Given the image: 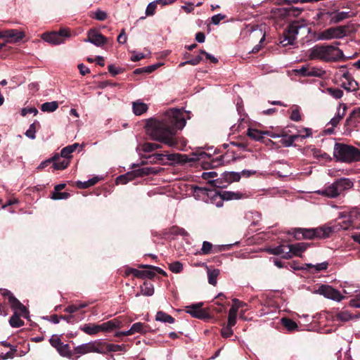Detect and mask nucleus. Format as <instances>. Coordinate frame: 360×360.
<instances>
[{
  "label": "nucleus",
  "mask_w": 360,
  "mask_h": 360,
  "mask_svg": "<svg viewBox=\"0 0 360 360\" xmlns=\"http://www.w3.org/2000/svg\"><path fill=\"white\" fill-rule=\"evenodd\" d=\"M70 194L66 192H59L55 191V192L53 193L51 198L53 200H62V199H67L69 197Z\"/></svg>",
  "instance_id": "052dcab7"
},
{
  "label": "nucleus",
  "mask_w": 360,
  "mask_h": 360,
  "mask_svg": "<svg viewBox=\"0 0 360 360\" xmlns=\"http://www.w3.org/2000/svg\"><path fill=\"white\" fill-rule=\"evenodd\" d=\"M121 327L122 322L117 319H114L99 325L100 332H111L114 329L120 328Z\"/></svg>",
  "instance_id": "a211bd4d"
},
{
  "label": "nucleus",
  "mask_w": 360,
  "mask_h": 360,
  "mask_svg": "<svg viewBox=\"0 0 360 360\" xmlns=\"http://www.w3.org/2000/svg\"><path fill=\"white\" fill-rule=\"evenodd\" d=\"M299 26L296 23L290 24L288 29L284 32L286 36L291 38L295 41L297 35L298 34Z\"/></svg>",
  "instance_id": "7c9ffc66"
},
{
  "label": "nucleus",
  "mask_w": 360,
  "mask_h": 360,
  "mask_svg": "<svg viewBox=\"0 0 360 360\" xmlns=\"http://www.w3.org/2000/svg\"><path fill=\"white\" fill-rule=\"evenodd\" d=\"M108 17V15L106 12L101 11V10H97L94 13V18H96L98 20L103 21L105 20Z\"/></svg>",
  "instance_id": "69168bd1"
},
{
  "label": "nucleus",
  "mask_w": 360,
  "mask_h": 360,
  "mask_svg": "<svg viewBox=\"0 0 360 360\" xmlns=\"http://www.w3.org/2000/svg\"><path fill=\"white\" fill-rule=\"evenodd\" d=\"M318 18H330V23H338L342 20L347 18L349 14L347 12H329V11H321L317 13Z\"/></svg>",
  "instance_id": "f8f14e48"
},
{
  "label": "nucleus",
  "mask_w": 360,
  "mask_h": 360,
  "mask_svg": "<svg viewBox=\"0 0 360 360\" xmlns=\"http://www.w3.org/2000/svg\"><path fill=\"white\" fill-rule=\"evenodd\" d=\"M226 18V15L224 14H217L211 18V22L214 25H218L222 20Z\"/></svg>",
  "instance_id": "338daca9"
},
{
  "label": "nucleus",
  "mask_w": 360,
  "mask_h": 360,
  "mask_svg": "<svg viewBox=\"0 0 360 360\" xmlns=\"http://www.w3.org/2000/svg\"><path fill=\"white\" fill-rule=\"evenodd\" d=\"M161 146L158 143H145L142 146V150L144 152L148 153L152 152L156 149L160 148Z\"/></svg>",
  "instance_id": "8fccbe9b"
},
{
  "label": "nucleus",
  "mask_w": 360,
  "mask_h": 360,
  "mask_svg": "<svg viewBox=\"0 0 360 360\" xmlns=\"http://www.w3.org/2000/svg\"><path fill=\"white\" fill-rule=\"evenodd\" d=\"M333 155L338 160L351 163L360 160V150L352 146L335 143Z\"/></svg>",
  "instance_id": "7ed1b4c3"
},
{
  "label": "nucleus",
  "mask_w": 360,
  "mask_h": 360,
  "mask_svg": "<svg viewBox=\"0 0 360 360\" xmlns=\"http://www.w3.org/2000/svg\"><path fill=\"white\" fill-rule=\"evenodd\" d=\"M226 249L224 245L220 246V247H214L213 248V245L211 243L207 241H204L202 243V248L199 251L200 255H208L210 253H216L221 250H224Z\"/></svg>",
  "instance_id": "aec40b11"
},
{
  "label": "nucleus",
  "mask_w": 360,
  "mask_h": 360,
  "mask_svg": "<svg viewBox=\"0 0 360 360\" xmlns=\"http://www.w3.org/2000/svg\"><path fill=\"white\" fill-rule=\"evenodd\" d=\"M183 112L178 109L167 112L161 120L150 118L147 120L145 129L146 134L155 141L176 148L178 141L174 138L177 129H182L186 125Z\"/></svg>",
  "instance_id": "f257e3e1"
},
{
  "label": "nucleus",
  "mask_w": 360,
  "mask_h": 360,
  "mask_svg": "<svg viewBox=\"0 0 360 360\" xmlns=\"http://www.w3.org/2000/svg\"><path fill=\"white\" fill-rule=\"evenodd\" d=\"M157 170L150 167H146L136 169V176H146L150 174H155Z\"/></svg>",
  "instance_id": "58836bf2"
},
{
  "label": "nucleus",
  "mask_w": 360,
  "mask_h": 360,
  "mask_svg": "<svg viewBox=\"0 0 360 360\" xmlns=\"http://www.w3.org/2000/svg\"><path fill=\"white\" fill-rule=\"evenodd\" d=\"M220 274V271L217 269L207 270L208 283L212 285H216L217 283V277Z\"/></svg>",
  "instance_id": "2f4dec72"
},
{
  "label": "nucleus",
  "mask_w": 360,
  "mask_h": 360,
  "mask_svg": "<svg viewBox=\"0 0 360 360\" xmlns=\"http://www.w3.org/2000/svg\"><path fill=\"white\" fill-rule=\"evenodd\" d=\"M155 320L162 323H174V319L172 316L167 314V313L162 311H159L157 312L155 316Z\"/></svg>",
  "instance_id": "c85d7f7f"
},
{
  "label": "nucleus",
  "mask_w": 360,
  "mask_h": 360,
  "mask_svg": "<svg viewBox=\"0 0 360 360\" xmlns=\"http://www.w3.org/2000/svg\"><path fill=\"white\" fill-rule=\"evenodd\" d=\"M332 232L333 229L329 226H320L315 229L297 228L294 230V236L295 238L297 240L301 238H325L329 237Z\"/></svg>",
  "instance_id": "39448f33"
},
{
  "label": "nucleus",
  "mask_w": 360,
  "mask_h": 360,
  "mask_svg": "<svg viewBox=\"0 0 360 360\" xmlns=\"http://www.w3.org/2000/svg\"><path fill=\"white\" fill-rule=\"evenodd\" d=\"M51 160L53 162V167L55 169H64L70 164V160L64 159L60 157L59 154L54 155L51 158Z\"/></svg>",
  "instance_id": "4be33fe9"
},
{
  "label": "nucleus",
  "mask_w": 360,
  "mask_h": 360,
  "mask_svg": "<svg viewBox=\"0 0 360 360\" xmlns=\"http://www.w3.org/2000/svg\"><path fill=\"white\" fill-rule=\"evenodd\" d=\"M81 330L89 335H94L100 332L99 325L96 324H84L81 327Z\"/></svg>",
  "instance_id": "cd10ccee"
},
{
  "label": "nucleus",
  "mask_w": 360,
  "mask_h": 360,
  "mask_svg": "<svg viewBox=\"0 0 360 360\" xmlns=\"http://www.w3.org/2000/svg\"><path fill=\"white\" fill-rule=\"evenodd\" d=\"M353 185V182L349 179L341 178L316 193L329 198H335L345 191L351 188Z\"/></svg>",
  "instance_id": "20e7f679"
},
{
  "label": "nucleus",
  "mask_w": 360,
  "mask_h": 360,
  "mask_svg": "<svg viewBox=\"0 0 360 360\" xmlns=\"http://www.w3.org/2000/svg\"><path fill=\"white\" fill-rule=\"evenodd\" d=\"M132 109L136 115H141L148 110V105L139 100L132 103Z\"/></svg>",
  "instance_id": "393cba45"
},
{
  "label": "nucleus",
  "mask_w": 360,
  "mask_h": 360,
  "mask_svg": "<svg viewBox=\"0 0 360 360\" xmlns=\"http://www.w3.org/2000/svg\"><path fill=\"white\" fill-rule=\"evenodd\" d=\"M24 37V32L18 30L11 29L0 31V39L8 38L13 39L14 42L20 41Z\"/></svg>",
  "instance_id": "dca6fc26"
},
{
  "label": "nucleus",
  "mask_w": 360,
  "mask_h": 360,
  "mask_svg": "<svg viewBox=\"0 0 360 360\" xmlns=\"http://www.w3.org/2000/svg\"><path fill=\"white\" fill-rule=\"evenodd\" d=\"M169 233L174 236H177V235L187 236L188 235V233L184 229L178 227V226H172L169 230Z\"/></svg>",
  "instance_id": "5fc2aeb1"
},
{
  "label": "nucleus",
  "mask_w": 360,
  "mask_h": 360,
  "mask_svg": "<svg viewBox=\"0 0 360 360\" xmlns=\"http://www.w3.org/2000/svg\"><path fill=\"white\" fill-rule=\"evenodd\" d=\"M304 131L306 132L305 134H298L291 135V136H288L290 137V139H291L292 143H294L299 138L303 139H305V138H307V137H310V136H312V132H311V129H309V128H304Z\"/></svg>",
  "instance_id": "79ce46f5"
},
{
  "label": "nucleus",
  "mask_w": 360,
  "mask_h": 360,
  "mask_svg": "<svg viewBox=\"0 0 360 360\" xmlns=\"http://www.w3.org/2000/svg\"><path fill=\"white\" fill-rule=\"evenodd\" d=\"M149 330L148 326L141 322H136L134 323L129 329V332L133 335L134 333H142L145 334Z\"/></svg>",
  "instance_id": "a878e982"
},
{
  "label": "nucleus",
  "mask_w": 360,
  "mask_h": 360,
  "mask_svg": "<svg viewBox=\"0 0 360 360\" xmlns=\"http://www.w3.org/2000/svg\"><path fill=\"white\" fill-rule=\"evenodd\" d=\"M346 36V29L345 27L339 26L336 27H330L326 29L317 35L318 40H330L333 39H340Z\"/></svg>",
  "instance_id": "1a4fd4ad"
},
{
  "label": "nucleus",
  "mask_w": 360,
  "mask_h": 360,
  "mask_svg": "<svg viewBox=\"0 0 360 360\" xmlns=\"http://www.w3.org/2000/svg\"><path fill=\"white\" fill-rule=\"evenodd\" d=\"M37 129L36 126L34 123H32L30 125L29 129L25 132V136L31 139H35V134H36Z\"/></svg>",
  "instance_id": "13d9d810"
},
{
  "label": "nucleus",
  "mask_w": 360,
  "mask_h": 360,
  "mask_svg": "<svg viewBox=\"0 0 360 360\" xmlns=\"http://www.w3.org/2000/svg\"><path fill=\"white\" fill-rule=\"evenodd\" d=\"M305 266L307 267V269H314V272H319L323 270H326L328 266V263L327 262H323L316 265L311 264H305Z\"/></svg>",
  "instance_id": "a19ab883"
},
{
  "label": "nucleus",
  "mask_w": 360,
  "mask_h": 360,
  "mask_svg": "<svg viewBox=\"0 0 360 360\" xmlns=\"http://www.w3.org/2000/svg\"><path fill=\"white\" fill-rule=\"evenodd\" d=\"M340 74L342 80L341 86L347 91H356L358 89V83L353 79L351 74L347 70L346 65H342L340 68Z\"/></svg>",
  "instance_id": "9d476101"
},
{
  "label": "nucleus",
  "mask_w": 360,
  "mask_h": 360,
  "mask_svg": "<svg viewBox=\"0 0 360 360\" xmlns=\"http://www.w3.org/2000/svg\"><path fill=\"white\" fill-rule=\"evenodd\" d=\"M195 157L187 159L186 161L190 162V161H194V160H205L207 158L210 159L211 158L210 155H208L207 153L205 152H200L199 153H193V154Z\"/></svg>",
  "instance_id": "603ef678"
},
{
  "label": "nucleus",
  "mask_w": 360,
  "mask_h": 360,
  "mask_svg": "<svg viewBox=\"0 0 360 360\" xmlns=\"http://www.w3.org/2000/svg\"><path fill=\"white\" fill-rule=\"evenodd\" d=\"M346 123L348 125L353 127H358L360 124V108L354 109L346 120Z\"/></svg>",
  "instance_id": "5701e85b"
},
{
  "label": "nucleus",
  "mask_w": 360,
  "mask_h": 360,
  "mask_svg": "<svg viewBox=\"0 0 360 360\" xmlns=\"http://www.w3.org/2000/svg\"><path fill=\"white\" fill-rule=\"evenodd\" d=\"M70 37V34L68 29H60L58 32L44 33L41 38L48 43L58 45L63 44L65 41V38Z\"/></svg>",
  "instance_id": "6e6552de"
},
{
  "label": "nucleus",
  "mask_w": 360,
  "mask_h": 360,
  "mask_svg": "<svg viewBox=\"0 0 360 360\" xmlns=\"http://www.w3.org/2000/svg\"><path fill=\"white\" fill-rule=\"evenodd\" d=\"M79 143H77L68 146L61 150L60 154L59 155L65 160H70L72 158V153L77 149Z\"/></svg>",
  "instance_id": "b1692460"
},
{
  "label": "nucleus",
  "mask_w": 360,
  "mask_h": 360,
  "mask_svg": "<svg viewBox=\"0 0 360 360\" xmlns=\"http://www.w3.org/2000/svg\"><path fill=\"white\" fill-rule=\"evenodd\" d=\"M169 269L173 273H180L183 269V265L179 262H174L169 265Z\"/></svg>",
  "instance_id": "6e6d98bb"
},
{
  "label": "nucleus",
  "mask_w": 360,
  "mask_h": 360,
  "mask_svg": "<svg viewBox=\"0 0 360 360\" xmlns=\"http://www.w3.org/2000/svg\"><path fill=\"white\" fill-rule=\"evenodd\" d=\"M20 314H17V311H15L13 316L11 317L9 320L10 325L13 328H19L24 325V321L20 319Z\"/></svg>",
  "instance_id": "f704fd0d"
},
{
  "label": "nucleus",
  "mask_w": 360,
  "mask_h": 360,
  "mask_svg": "<svg viewBox=\"0 0 360 360\" xmlns=\"http://www.w3.org/2000/svg\"><path fill=\"white\" fill-rule=\"evenodd\" d=\"M2 295L8 297V302L14 312L17 311V314H20L22 316L25 318L27 317L29 312L27 308L17 300L10 291L4 290H2Z\"/></svg>",
  "instance_id": "9b49d317"
},
{
  "label": "nucleus",
  "mask_w": 360,
  "mask_h": 360,
  "mask_svg": "<svg viewBox=\"0 0 360 360\" xmlns=\"http://www.w3.org/2000/svg\"><path fill=\"white\" fill-rule=\"evenodd\" d=\"M136 169L132 172H127L125 174L120 175L116 179L117 184H126L129 181L133 180L135 177H136Z\"/></svg>",
  "instance_id": "bb28decb"
},
{
  "label": "nucleus",
  "mask_w": 360,
  "mask_h": 360,
  "mask_svg": "<svg viewBox=\"0 0 360 360\" xmlns=\"http://www.w3.org/2000/svg\"><path fill=\"white\" fill-rule=\"evenodd\" d=\"M340 42L333 44H316L309 50L308 57L310 60H319L326 63L336 62L344 58V54L338 46Z\"/></svg>",
  "instance_id": "f03ea898"
},
{
  "label": "nucleus",
  "mask_w": 360,
  "mask_h": 360,
  "mask_svg": "<svg viewBox=\"0 0 360 360\" xmlns=\"http://www.w3.org/2000/svg\"><path fill=\"white\" fill-rule=\"evenodd\" d=\"M327 92L334 98L338 99L342 97L343 91L340 89L328 88Z\"/></svg>",
  "instance_id": "3c124183"
},
{
  "label": "nucleus",
  "mask_w": 360,
  "mask_h": 360,
  "mask_svg": "<svg viewBox=\"0 0 360 360\" xmlns=\"http://www.w3.org/2000/svg\"><path fill=\"white\" fill-rule=\"evenodd\" d=\"M74 352L75 354L81 355L91 352L105 354V352L103 349V344L101 341H91L78 345L75 347Z\"/></svg>",
  "instance_id": "423d86ee"
},
{
  "label": "nucleus",
  "mask_w": 360,
  "mask_h": 360,
  "mask_svg": "<svg viewBox=\"0 0 360 360\" xmlns=\"http://www.w3.org/2000/svg\"><path fill=\"white\" fill-rule=\"evenodd\" d=\"M336 316L337 319L341 321H348L355 317L347 310L340 311Z\"/></svg>",
  "instance_id": "37998d69"
},
{
  "label": "nucleus",
  "mask_w": 360,
  "mask_h": 360,
  "mask_svg": "<svg viewBox=\"0 0 360 360\" xmlns=\"http://www.w3.org/2000/svg\"><path fill=\"white\" fill-rule=\"evenodd\" d=\"M302 11V8H299L297 7H290L285 9V12L288 15H293V16H297L299 15Z\"/></svg>",
  "instance_id": "680f3d73"
},
{
  "label": "nucleus",
  "mask_w": 360,
  "mask_h": 360,
  "mask_svg": "<svg viewBox=\"0 0 360 360\" xmlns=\"http://www.w3.org/2000/svg\"><path fill=\"white\" fill-rule=\"evenodd\" d=\"M233 326H229V323H227V326H224L221 330V335L224 338H229L231 336L233 335V330L231 328Z\"/></svg>",
  "instance_id": "bf43d9fd"
},
{
  "label": "nucleus",
  "mask_w": 360,
  "mask_h": 360,
  "mask_svg": "<svg viewBox=\"0 0 360 360\" xmlns=\"http://www.w3.org/2000/svg\"><path fill=\"white\" fill-rule=\"evenodd\" d=\"M340 217L345 219L341 225L343 229H360V212L358 211L352 210L349 213H340Z\"/></svg>",
  "instance_id": "0eeeda50"
},
{
  "label": "nucleus",
  "mask_w": 360,
  "mask_h": 360,
  "mask_svg": "<svg viewBox=\"0 0 360 360\" xmlns=\"http://www.w3.org/2000/svg\"><path fill=\"white\" fill-rule=\"evenodd\" d=\"M58 108V103L57 101L46 102L41 105V110L43 112H52L56 110Z\"/></svg>",
  "instance_id": "c9c22d12"
},
{
  "label": "nucleus",
  "mask_w": 360,
  "mask_h": 360,
  "mask_svg": "<svg viewBox=\"0 0 360 360\" xmlns=\"http://www.w3.org/2000/svg\"><path fill=\"white\" fill-rule=\"evenodd\" d=\"M309 247L307 243H297L295 244L288 245V249L290 252V258L293 256L301 257V253L304 252Z\"/></svg>",
  "instance_id": "6ab92c4d"
},
{
  "label": "nucleus",
  "mask_w": 360,
  "mask_h": 360,
  "mask_svg": "<svg viewBox=\"0 0 360 360\" xmlns=\"http://www.w3.org/2000/svg\"><path fill=\"white\" fill-rule=\"evenodd\" d=\"M238 311L236 307H231L229 312L228 323L229 326H234L236 323Z\"/></svg>",
  "instance_id": "a18cd8bd"
},
{
  "label": "nucleus",
  "mask_w": 360,
  "mask_h": 360,
  "mask_svg": "<svg viewBox=\"0 0 360 360\" xmlns=\"http://www.w3.org/2000/svg\"><path fill=\"white\" fill-rule=\"evenodd\" d=\"M50 344L56 349L58 348L63 342L57 335H53L49 340Z\"/></svg>",
  "instance_id": "0e129e2a"
},
{
  "label": "nucleus",
  "mask_w": 360,
  "mask_h": 360,
  "mask_svg": "<svg viewBox=\"0 0 360 360\" xmlns=\"http://www.w3.org/2000/svg\"><path fill=\"white\" fill-rule=\"evenodd\" d=\"M241 178V174L239 172H231L226 174V179L232 181H238Z\"/></svg>",
  "instance_id": "4d7b16f0"
},
{
  "label": "nucleus",
  "mask_w": 360,
  "mask_h": 360,
  "mask_svg": "<svg viewBox=\"0 0 360 360\" xmlns=\"http://www.w3.org/2000/svg\"><path fill=\"white\" fill-rule=\"evenodd\" d=\"M158 4L156 0L150 2L146 9V15L148 16L153 15Z\"/></svg>",
  "instance_id": "864d4df0"
},
{
  "label": "nucleus",
  "mask_w": 360,
  "mask_h": 360,
  "mask_svg": "<svg viewBox=\"0 0 360 360\" xmlns=\"http://www.w3.org/2000/svg\"><path fill=\"white\" fill-rule=\"evenodd\" d=\"M202 302L193 304L186 307V311L194 318L200 319H207L210 316L209 313L206 310L202 309Z\"/></svg>",
  "instance_id": "ddd939ff"
},
{
  "label": "nucleus",
  "mask_w": 360,
  "mask_h": 360,
  "mask_svg": "<svg viewBox=\"0 0 360 360\" xmlns=\"http://www.w3.org/2000/svg\"><path fill=\"white\" fill-rule=\"evenodd\" d=\"M88 304L86 303H78V304H73L71 305L68 306L64 311L65 312L72 314L77 311L78 310L83 309L86 307H87Z\"/></svg>",
  "instance_id": "ea45409f"
},
{
  "label": "nucleus",
  "mask_w": 360,
  "mask_h": 360,
  "mask_svg": "<svg viewBox=\"0 0 360 360\" xmlns=\"http://www.w3.org/2000/svg\"><path fill=\"white\" fill-rule=\"evenodd\" d=\"M201 60H202V57L200 56H198L195 57L194 58H192L191 60H186L183 63H181L179 64V66L182 67V66L185 65L186 64L196 65L199 64Z\"/></svg>",
  "instance_id": "e2e57ef3"
},
{
  "label": "nucleus",
  "mask_w": 360,
  "mask_h": 360,
  "mask_svg": "<svg viewBox=\"0 0 360 360\" xmlns=\"http://www.w3.org/2000/svg\"><path fill=\"white\" fill-rule=\"evenodd\" d=\"M154 293L153 285L150 283L144 282L141 287V294L145 296H151Z\"/></svg>",
  "instance_id": "e433bc0d"
},
{
  "label": "nucleus",
  "mask_w": 360,
  "mask_h": 360,
  "mask_svg": "<svg viewBox=\"0 0 360 360\" xmlns=\"http://www.w3.org/2000/svg\"><path fill=\"white\" fill-rule=\"evenodd\" d=\"M264 132L256 129H248L247 135L255 141H262L264 134Z\"/></svg>",
  "instance_id": "72a5a7b5"
},
{
  "label": "nucleus",
  "mask_w": 360,
  "mask_h": 360,
  "mask_svg": "<svg viewBox=\"0 0 360 360\" xmlns=\"http://www.w3.org/2000/svg\"><path fill=\"white\" fill-rule=\"evenodd\" d=\"M84 42H90L97 46L106 43V38L101 33L91 30L88 32L87 38L84 39Z\"/></svg>",
  "instance_id": "2eb2a0df"
},
{
  "label": "nucleus",
  "mask_w": 360,
  "mask_h": 360,
  "mask_svg": "<svg viewBox=\"0 0 360 360\" xmlns=\"http://www.w3.org/2000/svg\"><path fill=\"white\" fill-rule=\"evenodd\" d=\"M217 176V173L215 172H203L202 174V177L204 179L208 180L209 183L212 184L214 186L220 187L221 186L219 184L218 179H212Z\"/></svg>",
  "instance_id": "c756f323"
},
{
  "label": "nucleus",
  "mask_w": 360,
  "mask_h": 360,
  "mask_svg": "<svg viewBox=\"0 0 360 360\" xmlns=\"http://www.w3.org/2000/svg\"><path fill=\"white\" fill-rule=\"evenodd\" d=\"M59 354L63 356L70 357L71 351L70 346L68 344H62L58 348L56 349Z\"/></svg>",
  "instance_id": "de8ad7c7"
},
{
  "label": "nucleus",
  "mask_w": 360,
  "mask_h": 360,
  "mask_svg": "<svg viewBox=\"0 0 360 360\" xmlns=\"http://www.w3.org/2000/svg\"><path fill=\"white\" fill-rule=\"evenodd\" d=\"M103 349L107 354L109 352H119L124 350L125 346L124 345H115V344H109L103 342Z\"/></svg>",
  "instance_id": "473e14b6"
},
{
  "label": "nucleus",
  "mask_w": 360,
  "mask_h": 360,
  "mask_svg": "<svg viewBox=\"0 0 360 360\" xmlns=\"http://www.w3.org/2000/svg\"><path fill=\"white\" fill-rule=\"evenodd\" d=\"M1 344L6 347H10L11 351L8 352L6 354H4L3 353L0 354V359L4 360L9 358H13L14 353L16 352V349L15 347L12 346L10 343L7 342H1Z\"/></svg>",
  "instance_id": "4c0bfd02"
},
{
  "label": "nucleus",
  "mask_w": 360,
  "mask_h": 360,
  "mask_svg": "<svg viewBox=\"0 0 360 360\" xmlns=\"http://www.w3.org/2000/svg\"><path fill=\"white\" fill-rule=\"evenodd\" d=\"M347 109V108L346 104L340 103L335 116L330 120L329 124L333 127H336L339 124L340 121L345 117Z\"/></svg>",
  "instance_id": "412c9836"
},
{
  "label": "nucleus",
  "mask_w": 360,
  "mask_h": 360,
  "mask_svg": "<svg viewBox=\"0 0 360 360\" xmlns=\"http://www.w3.org/2000/svg\"><path fill=\"white\" fill-rule=\"evenodd\" d=\"M319 292L324 297L335 301H341L343 296L338 290L329 285H322L319 288Z\"/></svg>",
  "instance_id": "4468645a"
},
{
  "label": "nucleus",
  "mask_w": 360,
  "mask_h": 360,
  "mask_svg": "<svg viewBox=\"0 0 360 360\" xmlns=\"http://www.w3.org/2000/svg\"><path fill=\"white\" fill-rule=\"evenodd\" d=\"M281 323L283 326L290 331L294 330L297 328V323L288 318L281 319Z\"/></svg>",
  "instance_id": "c03bdc74"
},
{
  "label": "nucleus",
  "mask_w": 360,
  "mask_h": 360,
  "mask_svg": "<svg viewBox=\"0 0 360 360\" xmlns=\"http://www.w3.org/2000/svg\"><path fill=\"white\" fill-rule=\"evenodd\" d=\"M240 197H241L240 193L231 192V191H225L221 195V199L226 200H233V199L238 200V199H240Z\"/></svg>",
  "instance_id": "49530a36"
},
{
  "label": "nucleus",
  "mask_w": 360,
  "mask_h": 360,
  "mask_svg": "<svg viewBox=\"0 0 360 360\" xmlns=\"http://www.w3.org/2000/svg\"><path fill=\"white\" fill-rule=\"evenodd\" d=\"M268 252L274 255H281L283 259H290V252L288 245H278L277 247L269 248Z\"/></svg>",
  "instance_id": "f3484780"
},
{
  "label": "nucleus",
  "mask_w": 360,
  "mask_h": 360,
  "mask_svg": "<svg viewBox=\"0 0 360 360\" xmlns=\"http://www.w3.org/2000/svg\"><path fill=\"white\" fill-rule=\"evenodd\" d=\"M309 73V77H322L326 75V71L321 68H311Z\"/></svg>",
  "instance_id": "09e8293b"
},
{
  "label": "nucleus",
  "mask_w": 360,
  "mask_h": 360,
  "mask_svg": "<svg viewBox=\"0 0 360 360\" xmlns=\"http://www.w3.org/2000/svg\"><path fill=\"white\" fill-rule=\"evenodd\" d=\"M349 305L352 307L360 308V292L354 299L350 300Z\"/></svg>",
  "instance_id": "774afa93"
}]
</instances>
